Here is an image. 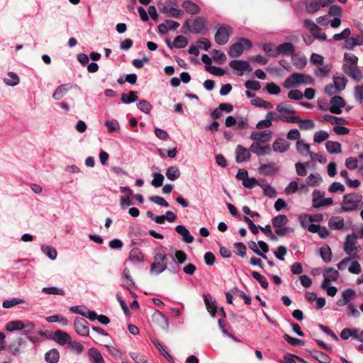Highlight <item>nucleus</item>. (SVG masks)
<instances>
[{
  "label": "nucleus",
  "mask_w": 363,
  "mask_h": 363,
  "mask_svg": "<svg viewBox=\"0 0 363 363\" xmlns=\"http://www.w3.org/2000/svg\"><path fill=\"white\" fill-rule=\"evenodd\" d=\"M357 235L355 233L348 235L344 245V250L346 254L353 258H358L357 253L361 250V247L357 246Z\"/></svg>",
  "instance_id": "1"
},
{
  "label": "nucleus",
  "mask_w": 363,
  "mask_h": 363,
  "mask_svg": "<svg viewBox=\"0 0 363 363\" xmlns=\"http://www.w3.org/2000/svg\"><path fill=\"white\" fill-rule=\"evenodd\" d=\"M233 33L232 28L228 25H218L214 39L219 45H225Z\"/></svg>",
  "instance_id": "2"
},
{
  "label": "nucleus",
  "mask_w": 363,
  "mask_h": 363,
  "mask_svg": "<svg viewBox=\"0 0 363 363\" xmlns=\"http://www.w3.org/2000/svg\"><path fill=\"white\" fill-rule=\"evenodd\" d=\"M362 199V196L356 193L345 195L343 196L342 211L346 212L355 210Z\"/></svg>",
  "instance_id": "3"
},
{
  "label": "nucleus",
  "mask_w": 363,
  "mask_h": 363,
  "mask_svg": "<svg viewBox=\"0 0 363 363\" xmlns=\"http://www.w3.org/2000/svg\"><path fill=\"white\" fill-rule=\"evenodd\" d=\"M242 42L245 43L246 48H250L252 47V43L250 40L244 38H240L239 42L233 43L229 48L228 55L231 57L237 58L242 55L244 50V45Z\"/></svg>",
  "instance_id": "4"
},
{
  "label": "nucleus",
  "mask_w": 363,
  "mask_h": 363,
  "mask_svg": "<svg viewBox=\"0 0 363 363\" xmlns=\"http://www.w3.org/2000/svg\"><path fill=\"white\" fill-rule=\"evenodd\" d=\"M342 69L349 77L355 81L360 82L363 79L362 73L357 65L343 64Z\"/></svg>",
  "instance_id": "5"
},
{
  "label": "nucleus",
  "mask_w": 363,
  "mask_h": 363,
  "mask_svg": "<svg viewBox=\"0 0 363 363\" xmlns=\"http://www.w3.org/2000/svg\"><path fill=\"white\" fill-rule=\"evenodd\" d=\"M303 74L302 73H293L290 77L286 78L283 83V86L285 89H290L294 86H298L303 84Z\"/></svg>",
  "instance_id": "6"
},
{
  "label": "nucleus",
  "mask_w": 363,
  "mask_h": 363,
  "mask_svg": "<svg viewBox=\"0 0 363 363\" xmlns=\"http://www.w3.org/2000/svg\"><path fill=\"white\" fill-rule=\"evenodd\" d=\"M330 111L335 114H340L342 111V108L346 105L344 99L340 96H333L330 99Z\"/></svg>",
  "instance_id": "7"
},
{
  "label": "nucleus",
  "mask_w": 363,
  "mask_h": 363,
  "mask_svg": "<svg viewBox=\"0 0 363 363\" xmlns=\"http://www.w3.org/2000/svg\"><path fill=\"white\" fill-rule=\"evenodd\" d=\"M259 142H253L250 147V151L257 156L270 155L272 148L269 145H264Z\"/></svg>",
  "instance_id": "8"
},
{
  "label": "nucleus",
  "mask_w": 363,
  "mask_h": 363,
  "mask_svg": "<svg viewBox=\"0 0 363 363\" xmlns=\"http://www.w3.org/2000/svg\"><path fill=\"white\" fill-rule=\"evenodd\" d=\"M89 323L83 318L77 317L74 319V327L77 333L82 336H88L89 333Z\"/></svg>",
  "instance_id": "9"
},
{
  "label": "nucleus",
  "mask_w": 363,
  "mask_h": 363,
  "mask_svg": "<svg viewBox=\"0 0 363 363\" xmlns=\"http://www.w3.org/2000/svg\"><path fill=\"white\" fill-rule=\"evenodd\" d=\"M27 342L26 340L19 336L16 337L13 342L7 345L8 349L11 352L13 355H18L21 354V348L26 346Z\"/></svg>",
  "instance_id": "10"
},
{
  "label": "nucleus",
  "mask_w": 363,
  "mask_h": 363,
  "mask_svg": "<svg viewBox=\"0 0 363 363\" xmlns=\"http://www.w3.org/2000/svg\"><path fill=\"white\" fill-rule=\"evenodd\" d=\"M272 132L271 130L255 131L250 135V138L254 142H259L260 143H266L271 140Z\"/></svg>",
  "instance_id": "11"
},
{
  "label": "nucleus",
  "mask_w": 363,
  "mask_h": 363,
  "mask_svg": "<svg viewBox=\"0 0 363 363\" xmlns=\"http://www.w3.org/2000/svg\"><path fill=\"white\" fill-rule=\"evenodd\" d=\"M250 150L238 145L235 149V160L238 163L248 161L250 158Z\"/></svg>",
  "instance_id": "12"
},
{
  "label": "nucleus",
  "mask_w": 363,
  "mask_h": 363,
  "mask_svg": "<svg viewBox=\"0 0 363 363\" xmlns=\"http://www.w3.org/2000/svg\"><path fill=\"white\" fill-rule=\"evenodd\" d=\"M152 321L158 325L163 330H167L169 326L168 319L164 313L159 311H156L152 316Z\"/></svg>",
  "instance_id": "13"
},
{
  "label": "nucleus",
  "mask_w": 363,
  "mask_h": 363,
  "mask_svg": "<svg viewBox=\"0 0 363 363\" xmlns=\"http://www.w3.org/2000/svg\"><path fill=\"white\" fill-rule=\"evenodd\" d=\"M295 48L291 43H284L277 47L275 55L282 54L286 56H290L294 54Z\"/></svg>",
  "instance_id": "14"
},
{
  "label": "nucleus",
  "mask_w": 363,
  "mask_h": 363,
  "mask_svg": "<svg viewBox=\"0 0 363 363\" xmlns=\"http://www.w3.org/2000/svg\"><path fill=\"white\" fill-rule=\"evenodd\" d=\"M229 65L231 68L238 71L251 72L252 70L249 62L245 60H233L230 62Z\"/></svg>",
  "instance_id": "15"
},
{
  "label": "nucleus",
  "mask_w": 363,
  "mask_h": 363,
  "mask_svg": "<svg viewBox=\"0 0 363 363\" xmlns=\"http://www.w3.org/2000/svg\"><path fill=\"white\" fill-rule=\"evenodd\" d=\"M52 340H55L61 345H64L65 344H68L69 342H70L71 336L66 332L57 330L55 331L53 336H52Z\"/></svg>",
  "instance_id": "16"
},
{
  "label": "nucleus",
  "mask_w": 363,
  "mask_h": 363,
  "mask_svg": "<svg viewBox=\"0 0 363 363\" xmlns=\"http://www.w3.org/2000/svg\"><path fill=\"white\" fill-rule=\"evenodd\" d=\"M160 11L162 13H164L169 16L179 18L183 16L184 12V11L172 7H169L167 5H163L162 7H160Z\"/></svg>",
  "instance_id": "17"
},
{
  "label": "nucleus",
  "mask_w": 363,
  "mask_h": 363,
  "mask_svg": "<svg viewBox=\"0 0 363 363\" xmlns=\"http://www.w3.org/2000/svg\"><path fill=\"white\" fill-rule=\"evenodd\" d=\"M291 144L281 138L276 139L272 145L273 150L278 152H285L289 150Z\"/></svg>",
  "instance_id": "18"
},
{
  "label": "nucleus",
  "mask_w": 363,
  "mask_h": 363,
  "mask_svg": "<svg viewBox=\"0 0 363 363\" xmlns=\"http://www.w3.org/2000/svg\"><path fill=\"white\" fill-rule=\"evenodd\" d=\"M203 298L208 311L213 317H214L217 309L216 300L213 299L210 294H204Z\"/></svg>",
  "instance_id": "19"
},
{
  "label": "nucleus",
  "mask_w": 363,
  "mask_h": 363,
  "mask_svg": "<svg viewBox=\"0 0 363 363\" xmlns=\"http://www.w3.org/2000/svg\"><path fill=\"white\" fill-rule=\"evenodd\" d=\"M177 233L183 237V240L186 243H192L194 240V237L190 234L189 230L184 225H179L175 228Z\"/></svg>",
  "instance_id": "20"
},
{
  "label": "nucleus",
  "mask_w": 363,
  "mask_h": 363,
  "mask_svg": "<svg viewBox=\"0 0 363 363\" xmlns=\"http://www.w3.org/2000/svg\"><path fill=\"white\" fill-rule=\"evenodd\" d=\"M206 21L203 17H196L192 24L191 32L198 34L200 33L205 28Z\"/></svg>",
  "instance_id": "21"
},
{
  "label": "nucleus",
  "mask_w": 363,
  "mask_h": 363,
  "mask_svg": "<svg viewBox=\"0 0 363 363\" xmlns=\"http://www.w3.org/2000/svg\"><path fill=\"white\" fill-rule=\"evenodd\" d=\"M182 6L189 13L194 15L200 12L199 6L191 1H184Z\"/></svg>",
  "instance_id": "22"
},
{
  "label": "nucleus",
  "mask_w": 363,
  "mask_h": 363,
  "mask_svg": "<svg viewBox=\"0 0 363 363\" xmlns=\"http://www.w3.org/2000/svg\"><path fill=\"white\" fill-rule=\"evenodd\" d=\"M69 88H71V86L69 84H64L57 86L52 94L53 99L60 100L62 99Z\"/></svg>",
  "instance_id": "23"
},
{
  "label": "nucleus",
  "mask_w": 363,
  "mask_h": 363,
  "mask_svg": "<svg viewBox=\"0 0 363 363\" xmlns=\"http://www.w3.org/2000/svg\"><path fill=\"white\" fill-rule=\"evenodd\" d=\"M344 225V219L340 216H333L328 221V226L333 230H341Z\"/></svg>",
  "instance_id": "24"
},
{
  "label": "nucleus",
  "mask_w": 363,
  "mask_h": 363,
  "mask_svg": "<svg viewBox=\"0 0 363 363\" xmlns=\"http://www.w3.org/2000/svg\"><path fill=\"white\" fill-rule=\"evenodd\" d=\"M24 328V321L22 320H11L6 324L5 330L7 332H13L15 330H22Z\"/></svg>",
  "instance_id": "25"
},
{
  "label": "nucleus",
  "mask_w": 363,
  "mask_h": 363,
  "mask_svg": "<svg viewBox=\"0 0 363 363\" xmlns=\"http://www.w3.org/2000/svg\"><path fill=\"white\" fill-rule=\"evenodd\" d=\"M167 268V262L154 261L150 265V272L159 274Z\"/></svg>",
  "instance_id": "26"
},
{
  "label": "nucleus",
  "mask_w": 363,
  "mask_h": 363,
  "mask_svg": "<svg viewBox=\"0 0 363 363\" xmlns=\"http://www.w3.org/2000/svg\"><path fill=\"white\" fill-rule=\"evenodd\" d=\"M310 354L314 359H315L320 363L330 362V357L323 352L318 350H311L310 351Z\"/></svg>",
  "instance_id": "27"
},
{
  "label": "nucleus",
  "mask_w": 363,
  "mask_h": 363,
  "mask_svg": "<svg viewBox=\"0 0 363 363\" xmlns=\"http://www.w3.org/2000/svg\"><path fill=\"white\" fill-rule=\"evenodd\" d=\"M274 112H268L266 115V118L264 120L260 121L257 123V128L262 129L265 128H269L272 125V121L274 118Z\"/></svg>",
  "instance_id": "28"
},
{
  "label": "nucleus",
  "mask_w": 363,
  "mask_h": 363,
  "mask_svg": "<svg viewBox=\"0 0 363 363\" xmlns=\"http://www.w3.org/2000/svg\"><path fill=\"white\" fill-rule=\"evenodd\" d=\"M60 359V353L57 349H52L45 354V360L48 363H57Z\"/></svg>",
  "instance_id": "29"
},
{
  "label": "nucleus",
  "mask_w": 363,
  "mask_h": 363,
  "mask_svg": "<svg viewBox=\"0 0 363 363\" xmlns=\"http://www.w3.org/2000/svg\"><path fill=\"white\" fill-rule=\"evenodd\" d=\"M296 150H297V152H298V154L303 155V156H305L306 155H310V152H311L310 150V145L306 143L302 140H298L296 141Z\"/></svg>",
  "instance_id": "30"
},
{
  "label": "nucleus",
  "mask_w": 363,
  "mask_h": 363,
  "mask_svg": "<svg viewBox=\"0 0 363 363\" xmlns=\"http://www.w3.org/2000/svg\"><path fill=\"white\" fill-rule=\"evenodd\" d=\"M289 220L285 215H279L275 217H274L272 220V223L274 228H278L281 227H284Z\"/></svg>",
  "instance_id": "31"
},
{
  "label": "nucleus",
  "mask_w": 363,
  "mask_h": 363,
  "mask_svg": "<svg viewBox=\"0 0 363 363\" xmlns=\"http://www.w3.org/2000/svg\"><path fill=\"white\" fill-rule=\"evenodd\" d=\"M128 259L133 262H142L143 261V254L139 248H134L130 250Z\"/></svg>",
  "instance_id": "32"
},
{
  "label": "nucleus",
  "mask_w": 363,
  "mask_h": 363,
  "mask_svg": "<svg viewBox=\"0 0 363 363\" xmlns=\"http://www.w3.org/2000/svg\"><path fill=\"white\" fill-rule=\"evenodd\" d=\"M325 148L330 154H338L342 151L341 144L338 142L328 141L325 143Z\"/></svg>",
  "instance_id": "33"
},
{
  "label": "nucleus",
  "mask_w": 363,
  "mask_h": 363,
  "mask_svg": "<svg viewBox=\"0 0 363 363\" xmlns=\"http://www.w3.org/2000/svg\"><path fill=\"white\" fill-rule=\"evenodd\" d=\"M88 354L94 363H104V359L97 349L94 347L90 348L88 350Z\"/></svg>",
  "instance_id": "34"
},
{
  "label": "nucleus",
  "mask_w": 363,
  "mask_h": 363,
  "mask_svg": "<svg viewBox=\"0 0 363 363\" xmlns=\"http://www.w3.org/2000/svg\"><path fill=\"white\" fill-rule=\"evenodd\" d=\"M339 272L333 267H328L323 272V277L330 281H335L339 277Z\"/></svg>",
  "instance_id": "35"
},
{
  "label": "nucleus",
  "mask_w": 363,
  "mask_h": 363,
  "mask_svg": "<svg viewBox=\"0 0 363 363\" xmlns=\"http://www.w3.org/2000/svg\"><path fill=\"white\" fill-rule=\"evenodd\" d=\"M180 175V171L176 166L169 167L166 172V176L170 181H175Z\"/></svg>",
  "instance_id": "36"
},
{
  "label": "nucleus",
  "mask_w": 363,
  "mask_h": 363,
  "mask_svg": "<svg viewBox=\"0 0 363 363\" xmlns=\"http://www.w3.org/2000/svg\"><path fill=\"white\" fill-rule=\"evenodd\" d=\"M323 119L327 121L330 122L332 124L336 123V124H342V125H347L348 121L345 120L343 118L336 117L332 115H324Z\"/></svg>",
  "instance_id": "37"
},
{
  "label": "nucleus",
  "mask_w": 363,
  "mask_h": 363,
  "mask_svg": "<svg viewBox=\"0 0 363 363\" xmlns=\"http://www.w3.org/2000/svg\"><path fill=\"white\" fill-rule=\"evenodd\" d=\"M276 108L279 113L284 115H285L284 113L293 115L296 113L292 106L284 104V103L277 104Z\"/></svg>",
  "instance_id": "38"
},
{
  "label": "nucleus",
  "mask_w": 363,
  "mask_h": 363,
  "mask_svg": "<svg viewBox=\"0 0 363 363\" xmlns=\"http://www.w3.org/2000/svg\"><path fill=\"white\" fill-rule=\"evenodd\" d=\"M41 250L52 260L56 259L57 252L54 247L49 245H43L41 246Z\"/></svg>",
  "instance_id": "39"
},
{
  "label": "nucleus",
  "mask_w": 363,
  "mask_h": 363,
  "mask_svg": "<svg viewBox=\"0 0 363 363\" xmlns=\"http://www.w3.org/2000/svg\"><path fill=\"white\" fill-rule=\"evenodd\" d=\"M320 254L325 262H328L331 260L332 252L330 247L328 245L320 247Z\"/></svg>",
  "instance_id": "40"
},
{
  "label": "nucleus",
  "mask_w": 363,
  "mask_h": 363,
  "mask_svg": "<svg viewBox=\"0 0 363 363\" xmlns=\"http://www.w3.org/2000/svg\"><path fill=\"white\" fill-rule=\"evenodd\" d=\"M334 86L337 91H342L345 89L346 84L347 83V79L345 77H333Z\"/></svg>",
  "instance_id": "41"
},
{
  "label": "nucleus",
  "mask_w": 363,
  "mask_h": 363,
  "mask_svg": "<svg viewBox=\"0 0 363 363\" xmlns=\"http://www.w3.org/2000/svg\"><path fill=\"white\" fill-rule=\"evenodd\" d=\"M251 274L252 277L259 283L262 288L264 289H267L269 283L267 279L263 275L255 271L252 272Z\"/></svg>",
  "instance_id": "42"
},
{
  "label": "nucleus",
  "mask_w": 363,
  "mask_h": 363,
  "mask_svg": "<svg viewBox=\"0 0 363 363\" xmlns=\"http://www.w3.org/2000/svg\"><path fill=\"white\" fill-rule=\"evenodd\" d=\"M138 99L137 92L130 91L126 94H122L121 101L125 104H130Z\"/></svg>",
  "instance_id": "43"
},
{
  "label": "nucleus",
  "mask_w": 363,
  "mask_h": 363,
  "mask_svg": "<svg viewBox=\"0 0 363 363\" xmlns=\"http://www.w3.org/2000/svg\"><path fill=\"white\" fill-rule=\"evenodd\" d=\"M281 120L287 123H296L300 120L298 116H287L284 114L277 115L274 113L273 121Z\"/></svg>",
  "instance_id": "44"
},
{
  "label": "nucleus",
  "mask_w": 363,
  "mask_h": 363,
  "mask_svg": "<svg viewBox=\"0 0 363 363\" xmlns=\"http://www.w3.org/2000/svg\"><path fill=\"white\" fill-rule=\"evenodd\" d=\"M46 321L48 323L57 322L61 323L62 325H67L68 324V320L60 315H53L51 316L46 317Z\"/></svg>",
  "instance_id": "45"
},
{
  "label": "nucleus",
  "mask_w": 363,
  "mask_h": 363,
  "mask_svg": "<svg viewBox=\"0 0 363 363\" xmlns=\"http://www.w3.org/2000/svg\"><path fill=\"white\" fill-rule=\"evenodd\" d=\"M303 25L305 27L309 29L312 35H316L318 32L320 30V27H318L312 20L306 19L303 21Z\"/></svg>",
  "instance_id": "46"
},
{
  "label": "nucleus",
  "mask_w": 363,
  "mask_h": 363,
  "mask_svg": "<svg viewBox=\"0 0 363 363\" xmlns=\"http://www.w3.org/2000/svg\"><path fill=\"white\" fill-rule=\"evenodd\" d=\"M303 25L305 27L309 29L312 35H316L318 32L320 30V27H318L312 20L306 19L303 21Z\"/></svg>",
  "instance_id": "47"
},
{
  "label": "nucleus",
  "mask_w": 363,
  "mask_h": 363,
  "mask_svg": "<svg viewBox=\"0 0 363 363\" xmlns=\"http://www.w3.org/2000/svg\"><path fill=\"white\" fill-rule=\"evenodd\" d=\"M173 44L177 48H184L187 45L188 40L183 35H178L174 38Z\"/></svg>",
  "instance_id": "48"
},
{
  "label": "nucleus",
  "mask_w": 363,
  "mask_h": 363,
  "mask_svg": "<svg viewBox=\"0 0 363 363\" xmlns=\"http://www.w3.org/2000/svg\"><path fill=\"white\" fill-rule=\"evenodd\" d=\"M329 138V134L325 130H319L315 133L313 141L316 143H320Z\"/></svg>",
  "instance_id": "49"
},
{
  "label": "nucleus",
  "mask_w": 363,
  "mask_h": 363,
  "mask_svg": "<svg viewBox=\"0 0 363 363\" xmlns=\"http://www.w3.org/2000/svg\"><path fill=\"white\" fill-rule=\"evenodd\" d=\"M8 76L11 78V79H6V78L4 79V82L7 85L13 86L17 85L19 83V77H18V75L16 73H14L13 72H10L8 73Z\"/></svg>",
  "instance_id": "50"
},
{
  "label": "nucleus",
  "mask_w": 363,
  "mask_h": 363,
  "mask_svg": "<svg viewBox=\"0 0 363 363\" xmlns=\"http://www.w3.org/2000/svg\"><path fill=\"white\" fill-rule=\"evenodd\" d=\"M138 108L145 113H150L152 110V105L147 100H140L138 104Z\"/></svg>",
  "instance_id": "51"
},
{
  "label": "nucleus",
  "mask_w": 363,
  "mask_h": 363,
  "mask_svg": "<svg viewBox=\"0 0 363 363\" xmlns=\"http://www.w3.org/2000/svg\"><path fill=\"white\" fill-rule=\"evenodd\" d=\"M43 292L46 294H55V295H62L65 294V292L63 289H58L57 287L51 286V287H44L42 289Z\"/></svg>",
  "instance_id": "52"
},
{
  "label": "nucleus",
  "mask_w": 363,
  "mask_h": 363,
  "mask_svg": "<svg viewBox=\"0 0 363 363\" xmlns=\"http://www.w3.org/2000/svg\"><path fill=\"white\" fill-rule=\"evenodd\" d=\"M297 123H299V128L302 130L312 129L315 127V123L311 119L302 120L300 118Z\"/></svg>",
  "instance_id": "53"
},
{
  "label": "nucleus",
  "mask_w": 363,
  "mask_h": 363,
  "mask_svg": "<svg viewBox=\"0 0 363 363\" xmlns=\"http://www.w3.org/2000/svg\"><path fill=\"white\" fill-rule=\"evenodd\" d=\"M283 337L289 344H290L292 346H298V345H304V342L303 340L291 337L288 334H284L283 335Z\"/></svg>",
  "instance_id": "54"
},
{
  "label": "nucleus",
  "mask_w": 363,
  "mask_h": 363,
  "mask_svg": "<svg viewBox=\"0 0 363 363\" xmlns=\"http://www.w3.org/2000/svg\"><path fill=\"white\" fill-rule=\"evenodd\" d=\"M356 295L354 290L352 289H347L342 291V298L345 301L346 303H349L352 301Z\"/></svg>",
  "instance_id": "55"
},
{
  "label": "nucleus",
  "mask_w": 363,
  "mask_h": 363,
  "mask_svg": "<svg viewBox=\"0 0 363 363\" xmlns=\"http://www.w3.org/2000/svg\"><path fill=\"white\" fill-rule=\"evenodd\" d=\"M320 179V175L318 174H311L307 178H306V183L308 186H315L319 184V180Z\"/></svg>",
  "instance_id": "56"
},
{
  "label": "nucleus",
  "mask_w": 363,
  "mask_h": 363,
  "mask_svg": "<svg viewBox=\"0 0 363 363\" xmlns=\"http://www.w3.org/2000/svg\"><path fill=\"white\" fill-rule=\"evenodd\" d=\"M164 176L160 173L153 174V179L151 182V184L155 187H160L162 185L164 181Z\"/></svg>",
  "instance_id": "57"
},
{
  "label": "nucleus",
  "mask_w": 363,
  "mask_h": 363,
  "mask_svg": "<svg viewBox=\"0 0 363 363\" xmlns=\"http://www.w3.org/2000/svg\"><path fill=\"white\" fill-rule=\"evenodd\" d=\"M235 247V253L241 257H245L246 255V246L242 242H235L234 244Z\"/></svg>",
  "instance_id": "58"
},
{
  "label": "nucleus",
  "mask_w": 363,
  "mask_h": 363,
  "mask_svg": "<svg viewBox=\"0 0 363 363\" xmlns=\"http://www.w3.org/2000/svg\"><path fill=\"white\" fill-rule=\"evenodd\" d=\"M105 125L107 127L108 132L113 133L119 130L120 125L118 122L113 119L111 121H106L105 122Z\"/></svg>",
  "instance_id": "59"
},
{
  "label": "nucleus",
  "mask_w": 363,
  "mask_h": 363,
  "mask_svg": "<svg viewBox=\"0 0 363 363\" xmlns=\"http://www.w3.org/2000/svg\"><path fill=\"white\" fill-rule=\"evenodd\" d=\"M35 326V325L32 321H30V320L24 321V328L23 329V331L22 333V334L27 335V336L30 335L31 333H33V330H34Z\"/></svg>",
  "instance_id": "60"
},
{
  "label": "nucleus",
  "mask_w": 363,
  "mask_h": 363,
  "mask_svg": "<svg viewBox=\"0 0 363 363\" xmlns=\"http://www.w3.org/2000/svg\"><path fill=\"white\" fill-rule=\"evenodd\" d=\"M205 69L207 72L216 76H223L225 74L223 69L213 65L206 66Z\"/></svg>",
  "instance_id": "61"
},
{
  "label": "nucleus",
  "mask_w": 363,
  "mask_h": 363,
  "mask_svg": "<svg viewBox=\"0 0 363 363\" xmlns=\"http://www.w3.org/2000/svg\"><path fill=\"white\" fill-rule=\"evenodd\" d=\"M264 89L271 94H278L281 91L280 87L274 82L267 84Z\"/></svg>",
  "instance_id": "62"
},
{
  "label": "nucleus",
  "mask_w": 363,
  "mask_h": 363,
  "mask_svg": "<svg viewBox=\"0 0 363 363\" xmlns=\"http://www.w3.org/2000/svg\"><path fill=\"white\" fill-rule=\"evenodd\" d=\"M129 354L135 363H146L147 362V357L140 353L130 352Z\"/></svg>",
  "instance_id": "63"
},
{
  "label": "nucleus",
  "mask_w": 363,
  "mask_h": 363,
  "mask_svg": "<svg viewBox=\"0 0 363 363\" xmlns=\"http://www.w3.org/2000/svg\"><path fill=\"white\" fill-rule=\"evenodd\" d=\"M275 168L272 164H262L259 172L265 175H272L275 172Z\"/></svg>",
  "instance_id": "64"
}]
</instances>
